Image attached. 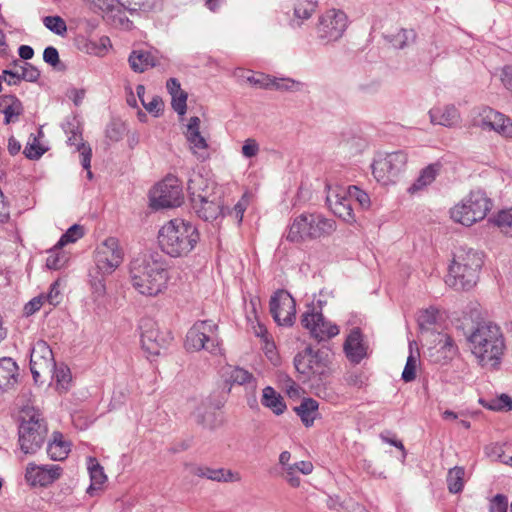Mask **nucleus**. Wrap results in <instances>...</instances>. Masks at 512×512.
<instances>
[{"label": "nucleus", "instance_id": "obj_9", "mask_svg": "<svg viewBox=\"0 0 512 512\" xmlns=\"http://www.w3.org/2000/svg\"><path fill=\"white\" fill-rule=\"evenodd\" d=\"M418 342L426 349L424 354L435 364L446 365L459 353L455 340L444 330L440 332L425 331Z\"/></svg>", "mask_w": 512, "mask_h": 512}, {"label": "nucleus", "instance_id": "obj_41", "mask_svg": "<svg viewBox=\"0 0 512 512\" xmlns=\"http://www.w3.org/2000/svg\"><path fill=\"white\" fill-rule=\"evenodd\" d=\"M206 479L217 481V482H237L239 481L240 475L237 472H233L229 469L224 468H210L207 471Z\"/></svg>", "mask_w": 512, "mask_h": 512}, {"label": "nucleus", "instance_id": "obj_55", "mask_svg": "<svg viewBox=\"0 0 512 512\" xmlns=\"http://www.w3.org/2000/svg\"><path fill=\"white\" fill-rule=\"evenodd\" d=\"M260 151L259 144L254 138H248L244 141L241 153L246 158L255 157Z\"/></svg>", "mask_w": 512, "mask_h": 512}, {"label": "nucleus", "instance_id": "obj_13", "mask_svg": "<svg viewBox=\"0 0 512 512\" xmlns=\"http://www.w3.org/2000/svg\"><path fill=\"white\" fill-rule=\"evenodd\" d=\"M302 326L309 331L312 338L317 341H326L339 334V327L327 320L322 314L321 307L307 306L301 316Z\"/></svg>", "mask_w": 512, "mask_h": 512}, {"label": "nucleus", "instance_id": "obj_61", "mask_svg": "<svg viewBox=\"0 0 512 512\" xmlns=\"http://www.w3.org/2000/svg\"><path fill=\"white\" fill-rule=\"evenodd\" d=\"M1 80L6 82L8 85H18L22 80L20 72H13L10 69L3 70Z\"/></svg>", "mask_w": 512, "mask_h": 512}, {"label": "nucleus", "instance_id": "obj_29", "mask_svg": "<svg viewBox=\"0 0 512 512\" xmlns=\"http://www.w3.org/2000/svg\"><path fill=\"white\" fill-rule=\"evenodd\" d=\"M433 124L452 126L459 120V112L454 105H447L443 108H433L429 111Z\"/></svg>", "mask_w": 512, "mask_h": 512}, {"label": "nucleus", "instance_id": "obj_40", "mask_svg": "<svg viewBox=\"0 0 512 512\" xmlns=\"http://www.w3.org/2000/svg\"><path fill=\"white\" fill-rule=\"evenodd\" d=\"M465 471L462 467H454L448 471L447 486L451 493H459L464 486Z\"/></svg>", "mask_w": 512, "mask_h": 512}, {"label": "nucleus", "instance_id": "obj_57", "mask_svg": "<svg viewBox=\"0 0 512 512\" xmlns=\"http://www.w3.org/2000/svg\"><path fill=\"white\" fill-rule=\"evenodd\" d=\"M43 60L50 64L51 66L55 67L59 62V53L57 49L53 46L46 47L43 52Z\"/></svg>", "mask_w": 512, "mask_h": 512}, {"label": "nucleus", "instance_id": "obj_62", "mask_svg": "<svg viewBox=\"0 0 512 512\" xmlns=\"http://www.w3.org/2000/svg\"><path fill=\"white\" fill-rule=\"evenodd\" d=\"M123 127L118 124H111L106 129V136L112 141H119L123 136Z\"/></svg>", "mask_w": 512, "mask_h": 512}, {"label": "nucleus", "instance_id": "obj_21", "mask_svg": "<svg viewBox=\"0 0 512 512\" xmlns=\"http://www.w3.org/2000/svg\"><path fill=\"white\" fill-rule=\"evenodd\" d=\"M448 316L445 310L431 305L418 313V340L426 332H440L445 330Z\"/></svg>", "mask_w": 512, "mask_h": 512}, {"label": "nucleus", "instance_id": "obj_58", "mask_svg": "<svg viewBox=\"0 0 512 512\" xmlns=\"http://www.w3.org/2000/svg\"><path fill=\"white\" fill-rule=\"evenodd\" d=\"M144 107L149 113L158 116L163 111L164 103L159 96H154L150 102L144 104Z\"/></svg>", "mask_w": 512, "mask_h": 512}, {"label": "nucleus", "instance_id": "obj_46", "mask_svg": "<svg viewBox=\"0 0 512 512\" xmlns=\"http://www.w3.org/2000/svg\"><path fill=\"white\" fill-rule=\"evenodd\" d=\"M84 235V229L81 225H72L57 242L58 247H64L68 243H74Z\"/></svg>", "mask_w": 512, "mask_h": 512}, {"label": "nucleus", "instance_id": "obj_17", "mask_svg": "<svg viewBox=\"0 0 512 512\" xmlns=\"http://www.w3.org/2000/svg\"><path fill=\"white\" fill-rule=\"evenodd\" d=\"M150 200L154 208H173L180 206L183 200V194L178 180L169 177L158 183L151 191Z\"/></svg>", "mask_w": 512, "mask_h": 512}, {"label": "nucleus", "instance_id": "obj_52", "mask_svg": "<svg viewBox=\"0 0 512 512\" xmlns=\"http://www.w3.org/2000/svg\"><path fill=\"white\" fill-rule=\"evenodd\" d=\"M508 500L503 494L495 495L489 502V512H507Z\"/></svg>", "mask_w": 512, "mask_h": 512}, {"label": "nucleus", "instance_id": "obj_54", "mask_svg": "<svg viewBox=\"0 0 512 512\" xmlns=\"http://www.w3.org/2000/svg\"><path fill=\"white\" fill-rule=\"evenodd\" d=\"M414 341H410L409 343V346H410V355L407 359V363H406V366L404 368V371L402 373V379L406 382L408 381H411L414 379L415 377V370H416V365H415V362H414V356L412 354V345H413Z\"/></svg>", "mask_w": 512, "mask_h": 512}, {"label": "nucleus", "instance_id": "obj_60", "mask_svg": "<svg viewBox=\"0 0 512 512\" xmlns=\"http://www.w3.org/2000/svg\"><path fill=\"white\" fill-rule=\"evenodd\" d=\"M44 150L37 143L28 144L23 151V154L31 160L38 159L42 156Z\"/></svg>", "mask_w": 512, "mask_h": 512}, {"label": "nucleus", "instance_id": "obj_32", "mask_svg": "<svg viewBox=\"0 0 512 512\" xmlns=\"http://www.w3.org/2000/svg\"><path fill=\"white\" fill-rule=\"evenodd\" d=\"M318 407L319 404L316 400L304 398L301 404L294 408V411L300 417L302 423L306 427H310L318 416Z\"/></svg>", "mask_w": 512, "mask_h": 512}, {"label": "nucleus", "instance_id": "obj_47", "mask_svg": "<svg viewBox=\"0 0 512 512\" xmlns=\"http://www.w3.org/2000/svg\"><path fill=\"white\" fill-rule=\"evenodd\" d=\"M229 381L234 384L244 385L254 381V377L247 370L240 367H234L229 373Z\"/></svg>", "mask_w": 512, "mask_h": 512}, {"label": "nucleus", "instance_id": "obj_1", "mask_svg": "<svg viewBox=\"0 0 512 512\" xmlns=\"http://www.w3.org/2000/svg\"><path fill=\"white\" fill-rule=\"evenodd\" d=\"M129 274L133 288L144 296H157L167 288L168 270L158 254H144L133 259Z\"/></svg>", "mask_w": 512, "mask_h": 512}, {"label": "nucleus", "instance_id": "obj_56", "mask_svg": "<svg viewBox=\"0 0 512 512\" xmlns=\"http://www.w3.org/2000/svg\"><path fill=\"white\" fill-rule=\"evenodd\" d=\"M43 304H44V295H39L37 297H34L24 306V314L26 316L33 315L35 312H37L42 307Z\"/></svg>", "mask_w": 512, "mask_h": 512}, {"label": "nucleus", "instance_id": "obj_36", "mask_svg": "<svg viewBox=\"0 0 512 512\" xmlns=\"http://www.w3.org/2000/svg\"><path fill=\"white\" fill-rule=\"evenodd\" d=\"M441 170V162L431 163L421 169L418 175V191L431 185L440 174Z\"/></svg>", "mask_w": 512, "mask_h": 512}, {"label": "nucleus", "instance_id": "obj_45", "mask_svg": "<svg viewBox=\"0 0 512 512\" xmlns=\"http://www.w3.org/2000/svg\"><path fill=\"white\" fill-rule=\"evenodd\" d=\"M43 24L47 29L59 36H64L67 32L66 22L60 16H46L43 18Z\"/></svg>", "mask_w": 512, "mask_h": 512}, {"label": "nucleus", "instance_id": "obj_63", "mask_svg": "<svg viewBox=\"0 0 512 512\" xmlns=\"http://www.w3.org/2000/svg\"><path fill=\"white\" fill-rule=\"evenodd\" d=\"M48 302L50 305L56 306L60 302V291L57 283L50 286V291L47 295H44V303Z\"/></svg>", "mask_w": 512, "mask_h": 512}, {"label": "nucleus", "instance_id": "obj_38", "mask_svg": "<svg viewBox=\"0 0 512 512\" xmlns=\"http://www.w3.org/2000/svg\"><path fill=\"white\" fill-rule=\"evenodd\" d=\"M489 221L497 226L503 234L512 237V208L499 211Z\"/></svg>", "mask_w": 512, "mask_h": 512}, {"label": "nucleus", "instance_id": "obj_35", "mask_svg": "<svg viewBox=\"0 0 512 512\" xmlns=\"http://www.w3.org/2000/svg\"><path fill=\"white\" fill-rule=\"evenodd\" d=\"M88 470L91 479V485L87 489V493L89 495H94V491L99 490L101 485H103L107 476L104 473L103 467L98 463L95 458L90 457L88 463Z\"/></svg>", "mask_w": 512, "mask_h": 512}, {"label": "nucleus", "instance_id": "obj_12", "mask_svg": "<svg viewBox=\"0 0 512 512\" xmlns=\"http://www.w3.org/2000/svg\"><path fill=\"white\" fill-rule=\"evenodd\" d=\"M348 17L340 9H328L318 17L315 26L316 36L324 44L340 40L348 28Z\"/></svg>", "mask_w": 512, "mask_h": 512}, {"label": "nucleus", "instance_id": "obj_20", "mask_svg": "<svg viewBox=\"0 0 512 512\" xmlns=\"http://www.w3.org/2000/svg\"><path fill=\"white\" fill-rule=\"evenodd\" d=\"M348 189L342 186H327L326 202L330 210L348 223L355 221Z\"/></svg>", "mask_w": 512, "mask_h": 512}, {"label": "nucleus", "instance_id": "obj_23", "mask_svg": "<svg viewBox=\"0 0 512 512\" xmlns=\"http://www.w3.org/2000/svg\"><path fill=\"white\" fill-rule=\"evenodd\" d=\"M140 329L143 349L151 355H159L160 349L164 346L165 338L159 332L157 324L151 319H143Z\"/></svg>", "mask_w": 512, "mask_h": 512}, {"label": "nucleus", "instance_id": "obj_26", "mask_svg": "<svg viewBox=\"0 0 512 512\" xmlns=\"http://www.w3.org/2000/svg\"><path fill=\"white\" fill-rule=\"evenodd\" d=\"M0 106L6 124L17 122L24 111L21 101L14 95L2 96Z\"/></svg>", "mask_w": 512, "mask_h": 512}, {"label": "nucleus", "instance_id": "obj_39", "mask_svg": "<svg viewBox=\"0 0 512 512\" xmlns=\"http://www.w3.org/2000/svg\"><path fill=\"white\" fill-rule=\"evenodd\" d=\"M386 39L394 48L404 49L409 42L413 43L416 39V33L413 29H400L396 34L387 35Z\"/></svg>", "mask_w": 512, "mask_h": 512}, {"label": "nucleus", "instance_id": "obj_2", "mask_svg": "<svg viewBox=\"0 0 512 512\" xmlns=\"http://www.w3.org/2000/svg\"><path fill=\"white\" fill-rule=\"evenodd\" d=\"M471 351L482 366L496 367L505 350L501 328L492 322L479 323L468 338Z\"/></svg>", "mask_w": 512, "mask_h": 512}, {"label": "nucleus", "instance_id": "obj_43", "mask_svg": "<svg viewBox=\"0 0 512 512\" xmlns=\"http://www.w3.org/2000/svg\"><path fill=\"white\" fill-rule=\"evenodd\" d=\"M62 247H58L57 244L49 250V255L46 259V266L49 269L58 270L62 268L68 260L67 255L61 251Z\"/></svg>", "mask_w": 512, "mask_h": 512}, {"label": "nucleus", "instance_id": "obj_34", "mask_svg": "<svg viewBox=\"0 0 512 512\" xmlns=\"http://www.w3.org/2000/svg\"><path fill=\"white\" fill-rule=\"evenodd\" d=\"M255 84H260L264 88H272L281 91H298L301 89L302 84L296 80L290 78H269L265 79V82L260 80L249 79Z\"/></svg>", "mask_w": 512, "mask_h": 512}, {"label": "nucleus", "instance_id": "obj_33", "mask_svg": "<svg viewBox=\"0 0 512 512\" xmlns=\"http://www.w3.org/2000/svg\"><path fill=\"white\" fill-rule=\"evenodd\" d=\"M67 143L70 146H75L76 150L80 152L81 164L84 169L91 167L92 149L83 142L82 134L79 131H71L68 136Z\"/></svg>", "mask_w": 512, "mask_h": 512}, {"label": "nucleus", "instance_id": "obj_4", "mask_svg": "<svg viewBox=\"0 0 512 512\" xmlns=\"http://www.w3.org/2000/svg\"><path fill=\"white\" fill-rule=\"evenodd\" d=\"M200 239L197 228L190 222L175 218L164 224L158 232L159 245L171 257L190 253Z\"/></svg>", "mask_w": 512, "mask_h": 512}, {"label": "nucleus", "instance_id": "obj_11", "mask_svg": "<svg viewBox=\"0 0 512 512\" xmlns=\"http://www.w3.org/2000/svg\"><path fill=\"white\" fill-rule=\"evenodd\" d=\"M329 354L324 350H313L306 347L294 358L296 370L303 375L306 380L322 382L329 375Z\"/></svg>", "mask_w": 512, "mask_h": 512}, {"label": "nucleus", "instance_id": "obj_31", "mask_svg": "<svg viewBox=\"0 0 512 512\" xmlns=\"http://www.w3.org/2000/svg\"><path fill=\"white\" fill-rule=\"evenodd\" d=\"M70 452V443L64 440L60 432L53 433V439L47 447V454L54 461H62L67 458Z\"/></svg>", "mask_w": 512, "mask_h": 512}, {"label": "nucleus", "instance_id": "obj_37", "mask_svg": "<svg viewBox=\"0 0 512 512\" xmlns=\"http://www.w3.org/2000/svg\"><path fill=\"white\" fill-rule=\"evenodd\" d=\"M194 416L196 422L205 428L215 429L218 426L215 413L209 411V405L204 402L196 409Z\"/></svg>", "mask_w": 512, "mask_h": 512}, {"label": "nucleus", "instance_id": "obj_49", "mask_svg": "<svg viewBox=\"0 0 512 512\" xmlns=\"http://www.w3.org/2000/svg\"><path fill=\"white\" fill-rule=\"evenodd\" d=\"M53 377H55L57 385L60 389H68V384L71 381V373L68 367L61 366L57 368V366L55 365Z\"/></svg>", "mask_w": 512, "mask_h": 512}, {"label": "nucleus", "instance_id": "obj_15", "mask_svg": "<svg viewBox=\"0 0 512 512\" xmlns=\"http://www.w3.org/2000/svg\"><path fill=\"white\" fill-rule=\"evenodd\" d=\"M95 264L102 275L113 273L123 262L124 250L115 237H108L95 250Z\"/></svg>", "mask_w": 512, "mask_h": 512}, {"label": "nucleus", "instance_id": "obj_16", "mask_svg": "<svg viewBox=\"0 0 512 512\" xmlns=\"http://www.w3.org/2000/svg\"><path fill=\"white\" fill-rule=\"evenodd\" d=\"M55 360L52 349L45 341H37L31 350L30 370L35 382L53 378Z\"/></svg>", "mask_w": 512, "mask_h": 512}, {"label": "nucleus", "instance_id": "obj_19", "mask_svg": "<svg viewBox=\"0 0 512 512\" xmlns=\"http://www.w3.org/2000/svg\"><path fill=\"white\" fill-rule=\"evenodd\" d=\"M474 124L482 130L495 131L504 137L512 138V120L490 107L481 109Z\"/></svg>", "mask_w": 512, "mask_h": 512}, {"label": "nucleus", "instance_id": "obj_51", "mask_svg": "<svg viewBox=\"0 0 512 512\" xmlns=\"http://www.w3.org/2000/svg\"><path fill=\"white\" fill-rule=\"evenodd\" d=\"M487 407L494 411H510L512 410V398L506 394H502L497 399L492 400Z\"/></svg>", "mask_w": 512, "mask_h": 512}, {"label": "nucleus", "instance_id": "obj_3", "mask_svg": "<svg viewBox=\"0 0 512 512\" xmlns=\"http://www.w3.org/2000/svg\"><path fill=\"white\" fill-rule=\"evenodd\" d=\"M482 265L481 253L460 247L453 254L445 283L456 291H469L477 284Z\"/></svg>", "mask_w": 512, "mask_h": 512}, {"label": "nucleus", "instance_id": "obj_44", "mask_svg": "<svg viewBox=\"0 0 512 512\" xmlns=\"http://www.w3.org/2000/svg\"><path fill=\"white\" fill-rule=\"evenodd\" d=\"M14 67H19L21 69V80L36 82L40 77V71L30 63L15 60Z\"/></svg>", "mask_w": 512, "mask_h": 512}, {"label": "nucleus", "instance_id": "obj_24", "mask_svg": "<svg viewBox=\"0 0 512 512\" xmlns=\"http://www.w3.org/2000/svg\"><path fill=\"white\" fill-rule=\"evenodd\" d=\"M200 118L193 116L189 119L187 130L185 132L186 139L189 143L190 150L200 160L208 158V143L200 133Z\"/></svg>", "mask_w": 512, "mask_h": 512}, {"label": "nucleus", "instance_id": "obj_64", "mask_svg": "<svg viewBox=\"0 0 512 512\" xmlns=\"http://www.w3.org/2000/svg\"><path fill=\"white\" fill-rule=\"evenodd\" d=\"M502 82L505 87L512 89V65H507L503 68Z\"/></svg>", "mask_w": 512, "mask_h": 512}, {"label": "nucleus", "instance_id": "obj_7", "mask_svg": "<svg viewBox=\"0 0 512 512\" xmlns=\"http://www.w3.org/2000/svg\"><path fill=\"white\" fill-rule=\"evenodd\" d=\"M335 222L320 214L302 213L294 218L289 227L286 239L293 243H301L330 235L335 230Z\"/></svg>", "mask_w": 512, "mask_h": 512}, {"label": "nucleus", "instance_id": "obj_30", "mask_svg": "<svg viewBox=\"0 0 512 512\" xmlns=\"http://www.w3.org/2000/svg\"><path fill=\"white\" fill-rule=\"evenodd\" d=\"M261 404L277 416L282 415L287 408L284 398L271 386L263 389Z\"/></svg>", "mask_w": 512, "mask_h": 512}, {"label": "nucleus", "instance_id": "obj_50", "mask_svg": "<svg viewBox=\"0 0 512 512\" xmlns=\"http://www.w3.org/2000/svg\"><path fill=\"white\" fill-rule=\"evenodd\" d=\"M172 101L171 105L175 112H177L179 115H184L187 110V98L188 95L185 91H182L180 93L174 94L171 96Z\"/></svg>", "mask_w": 512, "mask_h": 512}, {"label": "nucleus", "instance_id": "obj_42", "mask_svg": "<svg viewBox=\"0 0 512 512\" xmlns=\"http://www.w3.org/2000/svg\"><path fill=\"white\" fill-rule=\"evenodd\" d=\"M317 7V1L299 0L294 7V16L301 21L309 19L316 11Z\"/></svg>", "mask_w": 512, "mask_h": 512}, {"label": "nucleus", "instance_id": "obj_10", "mask_svg": "<svg viewBox=\"0 0 512 512\" xmlns=\"http://www.w3.org/2000/svg\"><path fill=\"white\" fill-rule=\"evenodd\" d=\"M218 325L212 320H199L188 330L185 348L188 351L206 350L211 354L221 353Z\"/></svg>", "mask_w": 512, "mask_h": 512}, {"label": "nucleus", "instance_id": "obj_18", "mask_svg": "<svg viewBox=\"0 0 512 512\" xmlns=\"http://www.w3.org/2000/svg\"><path fill=\"white\" fill-rule=\"evenodd\" d=\"M270 313L280 326H291L295 320L296 303L286 290H278L270 299Z\"/></svg>", "mask_w": 512, "mask_h": 512}, {"label": "nucleus", "instance_id": "obj_25", "mask_svg": "<svg viewBox=\"0 0 512 512\" xmlns=\"http://www.w3.org/2000/svg\"><path fill=\"white\" fill-rule=\"evenodd\" d=\"M344 351L347 358L355 364L361 362L366 357V347L363 344L362 333L358 328L351 330L344 342Z\"/></svg>", "mask_w": 512, "mask_h": 512}, {"label": "nucleus", "instance_id": "obj_53", "mask_svg": "<svg viewBox=\"0 0 512 512\" xmlns=\"http://www.w3.org/2000/svg\"><path fill=\"white\" fill-rule=\"evenodd\" d=\"M494 449L500 462L512 466V444L496 446Z\"/></svg>", "mask_w": 512, "mask_h": 512}, {"label": "nucleus", "instance_id": "obj_22", "mask_svg": "<svg viewBox=\"0 0 512 512\" xmlns=\"http://www.w3.org/2000/svg\"><path fill=\"white\" fill-rule=\"evenodd\" d=\"M62 468L59 465H36L29 463L26 468L25 479L32 486H48L59 479Z\"/></svg>", "mask_w": 512, "mask_h": 512}, {"label": "nucleus", "instance_id": "obj_28", "mask_svg": "<svg viewBox=\"0 0 512 512\" xmlns=\"http://www.w3.org/2000/svg\"><path fill=\"white\" fill-rule=\"evenodd\" d=\"M131 69L136 73H143L158 64L156 57L149 51L134 50L128 58Z\"/></svg>", "mask_w": 512, "mask_h": 512}, {"label": "nucleus", "instance_id": "obj_14", "mask_svg": "<svg viewBox=\"0 0 512 512\" xmlns=\"http://www.w3.org/2000/svg\"><path fill=\"white\" fill-rule=\"evenodd\" d=\"M406 163L407 155L402 151L378 155L372 163V173L378 182L387 185L394 182Z\"/></svg>", "mask_w": 512, "mask_h": 512}, {"label": "nucleus", "instance_id": "obj_5", "mask_svg": "<svg viewBox=\"0 0 512 512\" xmlns=\"http://www.w3.org/2000/svg\"><path fill=\"white\" fill-rule=\"evenodd\" d=\"M190 201L194 212L204 221L213 222L225 216L226 208L217 192H210L206 180L197 176L188 183Z\"/></svg>", "mask_w": 512, "mask_h": 512}, {"label": "nucleus", "instance_id": "obj_27", "mask_svg": "<svg viewBox=\"0 0 512 512\" xmlns=\"http://www.w3.org/2000/svg\"><path fill=\"white\" fill-rule=\"evenodd\" d=\"M18 366L9 357L0 359V390H6L17 383Z\"/></svg>", "mask_w": 512, "mask_h": 512}, {"label": "nucleus", "instance_id": "obj_8", "mask_svg": "<svg viewBox=\"0 0 512 512\" xmlns=\"http://www.w3.org/2000/svg\"><path fill=\"white\" fill-rule=\"evenodd\" d=\"M492 208V200L482 190L471 191L451 210V218L464 226H472L483 220Z\"/></svg>", "mask_w": 512, "mask_h": 512}, {"label": "nucleus", "instance_id": "obj_59", "mask_svg": "<svg viewBox=\"0 0 512 512\" xmlns=\"http://www.w3.org/2000/svg\"><path fill=\"white\" fill-rule=\"evenodd\" d=\"M283 477L292 487H298L300 485V478L297 475V471L291 467V465H287L285 470H283Z\"/></svg>", "mask_w": 512, "mask_h": 512}, {"label": "nucleus", "instance_id": "obj_6", "mask_svg": "<svg viewBox=\"0 0 512 512\" xmlns=\"http://www.w3.org/2000/svg\"><path fill=\"white\" fill-rule=\"evenodd\" d=\"M18 442L24 454H35L47 436V425L41 413L34 408H24L20 414Z\"/></svg>", "mask_w": 512, "mask_h": 512}, {"label": "nucleus", "instance_id": "obj_48", "mask_svg": "<svg viewBox=\"0 0 512 512\" xmlns=\"http://www.w3.org/2000/svg\"><path fill=\"white\" fill-rule=\"evenodd\" d=\"M347 189L351 201H357L363 209L370 207V197L365 191L354 185L347 187Z\"/></svg>", "mask_w": 512, "mask_h": 512}]
</instances>
